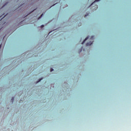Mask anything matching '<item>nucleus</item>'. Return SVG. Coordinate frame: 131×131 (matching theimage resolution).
Returning a JSON list of instances; mask_svg holds the SVG:
<instances>
[{"label": "nucleus", "instance_id": "1", "mask_svg": "<svg viewBox=\"0 0 131 131\" xmlns=\"http://www.w3.org/2000/svg\"><path fill=\"white\" fill-rule=\"evenodd\" d=\"M93 44V42H88V43H86V46H87V47H89V46H91Z\"/></svg>", "mask_w": 131, "mask_h": 131}, {"label": "nucleus", "instance_id": "2", "mask_svg": "<svg viewBox=\"0 0 131 131\" xmlns=\"http://www.w3.org/2000/svg\"><path fill=\"white\" fill-rule=\"evenodd\" d=\"M88 39H89V36L85 38L84 41L82 42V45H83V43H84V42H85V41H86V40H88Z\"/></svg>", "mask_w": 131, "mask_h": 131}, {"label": "nucleus", "instance_id": "3", "mask_svg": "<svg viewBox=\"0 0 131 131\" xmlns=\"http://www.w3.org/2000/svg\"><path fill=\"white\" fill-rule=\"evenodd\" d=\"M100 0H95V1L94 2V3H93L90 5V6H93V4H94V3H96V2H100Z\"/></svg>", "mask_w": 131, "mask_h": 131}, {"label": "nucleus", "instance_id": "4", "mask_svg": "<svg viewBox=\"0 0 131 131\" xmlns=\"http://www.w3.org/2000/svg\"><path fill=\"white\" fill-rule=\"evenodd\" d=\"M42 78H41V79H39V80H38V81L36 82V83H38V82H40V81L42 80Z\"/></svg>", "mask_w": 131, "mask_h": 131}, {"label": "nucleus", "instance_id": "5", "mask_svg": "<svg viewBox=\"0 0 131 131\" xmlns=\"http://www.w3.org/2000/svg\"><path fill=\"white\" fill-rule=\"evenodd\" d=\"M11 101H12V103H13V102H14V97H12Z\"/></svg>", "mask_w": 131, "mask_h": 131}, {"label": "nucleus", "instance_id": "6", "mask_svg": "<svg viewBox=\"0 0 131 131\" xmlns=\"http://www.w3.org/2000/svg\"><path fill=\"white\" fill-rule=\"evenodd\" d=\"M43 27H45V26L43 25H42L41 26V28H43Z\"/></svg>", "mask_w": 131, "mask_h": 131}, {"label": "nucleus", "instance_id": "7", "mask_svg": "<svg viewBox=\"0 0 131 131\" xmlns=\"http://www.w3.org/2000/svg\"><path fill=\"white\" fill-rule=\"evenodd\" d=\"M43 15V14H42L41 15V16L39 17V19H40V18H41V17H42V15Z\"/></svg>", "mask_w": 131, "mask_h": 131}, {"label": "nucleus", "instance_id": "8", "mask_svg": "<svg viewBox=\"0 0 131 131\" xmlns=\"http://www.w3.org/2000/svg\"><path fill=\"white\" fill-rule=\"evenodd\" d=\"M52 71H54V69H51V72H52Z\"/></svg>", "mask_w": 131, "mask_h": 131}, {"label": "nucleus", "instance_id": "9", "mask_svg": "<svg viewBox=\"0 0 131 131\" xmlns=\"http://www.w3.org/2000/svg\"><path fill=\"white\" fill-rule=\"evenodd\" d=\"M93 38H94V36H92L91 37V39H93Z\"/></svg>", "mask_w": 131, "mask_h": 131}, {"label": "nucleus", "instance_id": "10", "mask_svg": "<svg viewBox=\"0 0 131 131\" xmlns=\"http://www.w3.org/2000/svg\"><path fill=\"white\" fill-rule=\"evenodd\" d=\"M87 16H89V14H85V17H86Z\"/></svg>", "mask_w": 131, "mask_h": 131}, {"label": "nucleus", "instance_id": "11", "mask_svg": "<svg viewBox=\"0 0 131 131\" xmlns=\"http://www.w3.org/2000/svg\"><path fill=\"white\" fill-rule=\"evenodd\" d=\"M56 4H54L53 6H52V7H53V6H55Z\"/></svg>", "mask_w": 131, "mask_h": 131}, {"label": "nucleus", "instance_id": "12", "mask_svg": "<svg viewBox=\"0 0 131 131\" xmlns=\"http://www.w3.org/2000/svg\"><path fill=\"white\" fill-rule=\"evenodd\" d=\"M1 47H2V45H1V46H0V49H1Z\"/></svg>", "mask_w": 131, "mask_h": 131}]
</instances>
